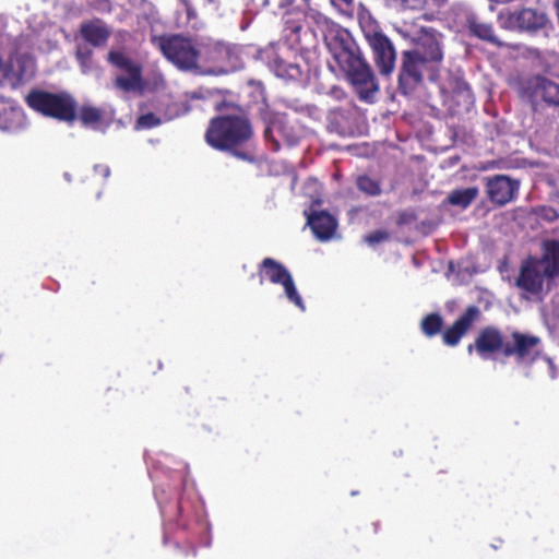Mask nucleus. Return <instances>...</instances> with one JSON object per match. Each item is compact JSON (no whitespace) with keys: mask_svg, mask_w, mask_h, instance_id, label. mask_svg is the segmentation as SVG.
I'll use <instances>...</instances> for the list:
<instances>
[{"mask_svg":"<svg viewBox=\"0 0 559 559\" xmlns=\"http://www.w3.org/2000/svg\"><path fill=\"white\" fill-rule=\"evenodd\" d=\"M317 24L322 28L324 41L334 61L358 97L361 100H371L379 91L378 80L350 34L324 15L318 16Z\"/></svg>","mask_w":559,"mask_h":559,"instance_id":"obj_1","label":"nucleus"},{"mask_svg":"<svg viewBox=\"0 0 559 559\" xmlns=\"http://www.w3.org/2000/svg\"><path fill=\"white\" fill-rule=\"evenodd\" d=\"M510 341L504 340L500 329L493 325L483 328L476 336L474 344L467 346V352L473 349L481 358H488L493 354L501 353L504 358L513 357L518 365L532 366L540 357V337L513 331Z\"/></svg>","mask_w":559,"mask_h":559,"instance_id":"obj_2","label":"nucleus"},{"mask_svg":"<svg viewBox=\"0 0 559 559\" xmlns=\"http://www.w3.org/2000/svg\"><path fill=\"white\" fill-rule=\"evenodd\" d=\"M253 138L250 120L243 115H221L212 118L205 131L206 143L239 159L253 162L254 157L242 147Z\"/></svg>","mask_w":559,"mask_h":559,"instance_id":"obj_3","label":"nucleus"},{"mask_svg":"<svg viewBox=\"0 0 559 559\" xmlns=\"http://www.w3.org/2000/svg\"><path fill=\"white\" fill-rule=\"evenodd\" d=\"M361 32L369 44L374 63L380 73L389 75L395 67L396 52L390 38L382 32L379 23L361 3L357 12Z\"/></svg>","mask_w":559,"mask_h":559,"instance_id":"obj_4","label":"nucleus"},{"mask_svg":"<svg viewBox=\"0 0 559 559\" xmlns=\"http://www.w3.org/2000/svg\"><path fill=\"white\" fill-rule=\"evenodd\" d=\"M25 103L34 111L59 121L72 123L78 117V103L68 92L32 90L25 96Z\"/></svg>","mask_w":559,"mask_h":559,"instance_id":"obj_5","label":"nucleus"},{"mask_svg":"<svg viewBox=\"0 0 559 559\" xmlns=\"http://www.w3.org/2000/svg\"><path fill=\"white\" fill-rule=\"evenodd\" d=\"M152 43L179 70L192 71L199 69L202 50L192 38L179 34H163L153 37Z\"/></svg>","mask_w":559,"mask_h":559,"instance_id":"obj_6","label":"nucleus"},{"mask_svg":"<svg viewBox=\"0 0 559 559\" xmlns=\"http://www.w3.org/2000/svg\"><path fill=\"white\" fill-rule=\"evenodd\" d=\"M426 74L430 81H436L439 76L433 73V68L419 57L418 52H412L409 49L402 51L397 78V91L401 95L415 96L424 85Z\"/></svg>","mask_w":559,"mask_h":559,"instance_id":"obj_7","label":"nucleus"},{"mask_svg":"<svg viewBox=\"0 0 559 559\" xmlns=\"http://www.w3.org/2000/svg\"><path fill=\"white\" fill-rule=\"evenodd\" d=\"M519 97L532 105L534 110L545 104L559 108V83L542 74L522 78L518 82Z\"/></svg>","mask_w":559,"mask_h":559,"instance_id":"obj_8","label":"nucleus"},{"mask_svg":"<svg viewBox=\"0 0 559 559\" xmlns=\"http://www.w3.org/2000/svg\"><path fill=\"white\" fill-rule=\"evenodd\" d=\"M264 140L273 152L281 148V142L288 146L296 145L301 136L302 129L297 119L287 114H276L269 121L263 132Z\"/></svg>","mask_w":559,"mask_h":559,"instance_id":"obj_9","label":"nucleus"},{"mask_svg":"<svg viewBox=\"0 0 559 559\" xmlns=\"http://www.w3.org/2000/svg\"><path fill=\"white\" fill-rule=\"evenodd\" d=\"M260 283L267 280L272 284L282 285L287 299L296 307L305 310V304L299 295L290 272L281 262L273 258H264L259 265Z\"/></svg>","mask_w":559,"mask_h":559,"instance_id":"obj_10","label":"nucleus"},{"mask_svg":"<svg viewBox=\"0 0 559 559\" xmlns=\"http://www.w3.org/2000/svg\"><path fill=\"white\" fill-rule=\"evenodd\" d=\"M107 61L116 69L126 72L127 75H118L114 80V86L122 92L130 93L143 88V67L141 63L132 60L124 52L110 50L107 55Z\"/></svg>","mask_w":559,"mask_h":559,"instance_id":"obj_11","label":"nucleus"},{"mask_svg":"<svg viewBox=\"0 0 559 559\" xmlns=\"http://www.w3.org/2000/svg\"><path fill=\"white\" fill-rule=\"evenodd\" d=\"M443 35L432 27H421L414 39L415 47L409 49L418 52L419 57L433 68L435 74H440L444 59Z\"/></svg>","mask_w":559,"mask_h":559,"instance_id":"obj_12","label":"nucleus"},{"mask_svg":"<svg viewBox=\"0 0 559 559\" xmlns=\"http://www.w3.org/2000/svg\"><path fill=\"white\" fill-rule=\"evenodd\" d=\"M485 186L489 201L500 207L516 198L520 182L506 175H495L486 178Z\"/></svg>","mask_w":559,"mask_h":559,"instance_id":"obj_13","label":"nucleus"},{"mask_svg":"<svg viewBox=\"0 0 559 559\" xmlns=\"http://www.w3.org/2000/svg\"><path fill=\"white\" fill-rule=\"evenodd\" d=\"M440 104L448 110H455L461 100L469 102L472 92L468 83L457 75L451 74L443 83L439 84Z\"/></svg>","mask_w":559,"mask_h":559,"instance_id":"obj_14","label":"nucleus"},{"mask_svg":"<svg viewBox=\"0 0 559 559\" xmlns=\"http://www.w3.org/2000/svg\"><path fill=\"white\" fill-rule=\"evenodd\" d=\"M204 62L209 64L215 73H227L235 67L237 56L230 45L224 43H214L206 45L202 51Z\"/></svg>","mask_w":559,"mask_h":559,"instance_id":"obj_15","label":"nucleus"},{"mask_svg":"<svg viewBox=\"0 0 559 559\" xmlns=\"http://www.w3.org/2000/svg\"><path fill=\"white\" fill-rule=\"evenodd\" d=\"M481 312L477 306H468L454 323L443 331L442 341L448 346H456L462 337L472 329Z\"/></svg>","mask_w":559,"mask_h":559,"instance_id":"obj_16","label":"nucleus"},{"mask_svg":"<svg viewBox=\"0 0 559 559\" xmlns=\"http://www.w3.org/2000/svg\"><path fill=\"white\" fill-rule=\"evenodd\" d=\"M544 277L538 259L528 257L522 262L516 286L527 293L538 294L543 289Z\"/></svg>","mask_w":559,"mask_h":559,"instance_id":"obj_17","label":"nucleus"},{"mask_svg":"<svg viewBox=\"0 0 559 559\" xmlns=\"http://www.w3.org/2000/svg\"><path fill=\"white\" fill-rule=\"evenodd\" d=\"M307 225L311 228L314 236L321 240H330L336 231L337 221L326 211L307 212Z\"/></svg>","mask_w":559,"mask_h":559,"instance_id":"obj_18","label":"nucleus"},{"mask_svg":"<svg viewBox=\"0 0 559 559\" xmlns=\"http://www.w3.org/2000/svg\"><path fill=\"white\" fill-rule=\"evenodd\" d=\"M79 32L81 37L93 47L106 45L111 36L110 27L99 17L83 22Z\"/></svg>","mask_w":559,"mask_h":559,"instance_id":"obj_19","label":"nucleus"},{"mask_svg":"<svg viewBox=\"0 0 559 559\" xmlns=\"http://www.w3.org/2000/svg\"><path fill=\"white\" fill-rule=\"evenodd\" d=\"M516 19L520 24V32L531 34L538 33L549 24V17L546 12L530 7L520 8Z\"/></svg>","mask_w":559,"mask_h":559,"instance_id":"obj_20","label":"nucleus"},{"mask_svg":"<svg viewBox=\"0 0 559 559\" xmlns=\"http://www.w3.org/2000/svg\"><path fill=\"white\" fill-rule=\"evenodd\" d=\"M25 81V64L20 59L0 60V85L16 88Z\"/></svg>","mask_w":559,"mask_h":559,"instance_id":"obj_21","label":"nucleus"},{"mask_svg":"<svg viewBox=\"0 0 559 559\" xmlns=\"http://www.w3.org/2000/svg\"><path fill=\"white\" fill-rule=\"evenodd\" d=\"M466 27L472 36L480 40L490 43L497 47H502L504 45L496 36L493 25L491 23L480 21L475 14L467 15Z\"/></svg>","mask_w":559,"mask_h":559,"instance_id":"obj_22","label":"nucleus"},{"mask_svg":"<svg viewBox=\"0 0 559 559\" xmlns=\"http://www.w3.org/2000/svg\"><path fill=\"white\" fill-rule=\"evenodd\" d=\"M539 261L544 275L554 278L559 275V240H547L544 242V252Z\"/></svg>","mask_w":559,"mask_h":559,"instance_id":"obj_23","label":"nucleus"},{"mask_svg":"<svg viewBox=\"0 0 559 559\" xmlns=\"http://www.w3.org/2000/svg\"><path fill=\"white\" fill-rule=\"evenodd\" d=\"M479 195L477 187H468L463 189H454L447 197V203L460 207L467 209Z\"/></svg>","mask_w":559,"mask_h":559,"instance_id":"obj_24","label":"nucleus"},{"mask_svg":"<svg viewBox=\"0 0 559 559\" xmlns=\"http://www.w3.org/2000/svg\"><path fill=\"white\" fill-rule=\"evenodd\" d=\"M356 187L357 189L368 195V197H378L381 194V183L378 179H374L368 175H359L356 178Z\"/></svg>","mask_w":559,"mask_h":559,"instance_id":"obj_25","label":"nucleus"},{"mask_svg":"<svg viewBox=\"0 0 559 559\" xmlns=\"http://www.w3.org/2000/svg\"><path fill=\"white\" fill-rule=\"evenodd\" d=\"M442 326L443 319L437 312L425 316L420 322L421 332L428 337H432L439 334L442 330Z\"/></svg>","mask_w":559,"mask_h":559,"instance_id":"obj_26","label":"nucleus"},{"mask_svg":"<svg viewBox=\"0 0 559 559\" xmlns=\"http://www.w3.org/2000/svg\"><path fill=\"white\" fill-rule=\"evenodd\" d=\"M80 119L85 126L98 123L102 120V110L93 106H83L80 110Z\"/></svg>","mask_w":559,"mask_h":559,"instance_id":"obj_27","label":"nucleus"},{"mask_svg":"<svg viewBox=\"0 0 559 559\" xmlns=\"http://www.w3.org/2000/svg\"><path fill=\"white\" fill-rule=\"evenodd\" d=\"M519 10L509 11L507 14L500 13L498 20L500 22V27L507 31H519L520 24L519 20Z\"/></svg>","mask_w":559,"mask_h":559,"instance_id":"obj_28","label":"nucleus"},{"mask_svg":"<svg viewBox=\"0 0 559 559\" xmlns=\"http://www.w3.org/2000/svg\"><path fill=\"white\" fill-rule=\"evenodd\" d=\"M276 73L282 78L296 79L301 75V70L298 64L286 63L284 61H276Z\"/></svg>","mask_w":559,"mask_h":559,"instance_id":"obj_29","label":"nucleus"},{"mask_svg":"<svg viewBox=\"0 0 559 559\" xmlns=\"http://www.w3.org/2000/svg\"><path fill=\"white\" fill-rule=\"evenodd\" d=\"M331 5L343 16L353 17L355 0H330Z\"/></svg>","mask_w":559,"mask_h":559,"instance_id":"obj_30","label":"nucleus"},{"mask_svg":"<svg viewBox=\"0 0 559 559\" xmlns=\"http://www.w3.org/2000/svg\"><path fill=\"white\" fill-rule=\"evenodd\" d=\"M391 3L401 10H420L427 0H390Z\"/></svg>","mask_w":559,"mask_h":559,"instance_id":"obj_31","label":"nucleus"},{"mask_svg":"<svg viewBox=\"0 0 559 559\" xmlns=\"http://www.w3.org/2000/svg\"><path fill=\"white\" fill-rule=\"evenodd\" d=\"M160 123V119L157 118L153 112H148L145 115H141L136 119V128L138 129H151Z\"/></svg>","mask_w":559,"mask_h":559,"instance_id":"obj_32","label":"nucleus"},{"mask_svg":"<svg viewBox=\"0 0 559 559\" xmlns=\"http://www.w3.org/2000/svg\"><path fill=\"white\" fill-rule=\"evenodd\" d=\"M389 238H390L389 231H386L384 229H378V230H374V231L368 234L366 236L365 240L370 246H374V245H378L380 242L389 240Z\"/></svg>","mask_w":559,"mask_h":559,"instance_id":"obj_33","label":"nucleus"},{"mask_svg":"<svg viewBox=\"0 0 559 559\" xmlns=\"http://www.w3.org/2000/svg\"><path fill=\"white\" fill-rule=\"evenodd\" d=\"M417 221V214L414 210H404L397 214L396 224L408 225Z\"/></svg>","mask_w":559,"mask_h":559,"instance_id":"obj_34","label":"nucleus"},{"mask_svg":"<svg viewBox=\"0 0 559 559\" xmlns=\"http://www.w3.org/2000/svg\"><path fill=\"white\" fill-rule=\"evenodd\" d=\"M92 57V51L91 50H86V51H81L79 50L76 52V58L78 60L81 62V63H84L85 61H88Z\"/></svg>","mask_w":559,"mask_h":559,"instance_id":"obj_35","label":"nucleus"},{"mask_svg":"<svg viewBox=\"0 0 559 559\" xmlns=\"http://www.w3.org/2000/svg\"><path fill=\"white\" fill-rule=\"evenodd\" d=\"M544 217L551 222L556 221L559 217V215L556 210L549 207L547 209V214Z\"/></svg>","mask_w":559,"mask_h":559,"instance_id":"obj_36","label":"nucleus"},{"mask_svg":"<svg viewBox=\"0 0 559 559\" xmlns=\"http://www.w3.org/2000/svg\"><path fill=\"white\" fill-rule=\"evenodd\" d=\"M185 9H186V13H187L188 19L197 17V12L192 8L190 2H186Z\"/></svg>","mask_w":559,"mask_h":559,"instance_id":"obj_37","label":"nucleus"},{"mask_svg":"<svg viewBox=\"0 0 559 559\" xmlns=\"http://www.w3.org/2000/svg\"><path fill=\"white\" fill-rule=\"evenodd\" d=\"M186 556L192 555L193 557H197L198 555V548L193 544H189L188 550L185 552Z\"/></svg>","mask_w":559,"mask_h":559,"instance_id":"obj_38","label":"nucleus"},{"mask_svg":"<svg viewBox=\"0 0 559 559\" xmlns=\"http://www.w3.org/2000/svg\"><path fill=\"white\" fill-rule=\"evenodd\" d=\"M373 532L377 533L378 532V528H379V523H373Z\"/></svg>","mask_w":559,"mask_h":559,"instance_id":"obj_39","label":"nucleus"},{"mask_svg":"<svg viewBox=\"0 0 559 559\" xmlns=\"http://www.w3.org/2000/svg\"><path fill=\"white\" fill-rule=\"evenodd\" d=\"M108 175H109V168L105 167V176H108Z\"/></svg>","mask_w":559,"mask_h":559,"instance_id":"obj_40","label":"nucleus"},{"mask_svg":"<svg viewBox=\"0 0 559 559\" xmlns=\"http://www.w3.org/2000/svg\"><path fill=\"white\" fill-rule=\"evenodd\" d=\"M306 4H309L310 0H302Z\"/></svg>","mask_w":559,"mask_h":559,"instance_id":"obj_41","label":"nucleus"},{"mask_svg":"<svg viewBox=\"0 0 559 559\" xmlns=\"http://www.w3.org/2000/svg\"><path fill=\"white\" fill-rule=\"evenodd\" d=\"M182 3L186 5V2H189V0H181Z\"/></svg>","mask_w":559,"mask_h":559,"instance_id":"obj_42","label":"nucleus"},{"mask_svg":"<svg viewBox=\"0 0 559 559\" xmlns=\"http://www.w3.org/2000/svg\"><path fill=\"white\" fill-rule=\"evenodd\" d=\"M447 0H441V2H445Z\"/></svg>","mask_w":559,"mask_h":559,"instance_id":"obj_43","label":"nucleus"}]
</instances>
